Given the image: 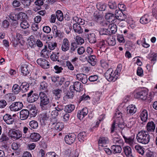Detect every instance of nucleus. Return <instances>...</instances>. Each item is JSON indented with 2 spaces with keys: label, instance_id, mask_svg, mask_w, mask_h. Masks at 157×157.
<instances>
[{
  "label": "nucleus",
  "instance_id": "c756f323",
  "mask_svg": "<svg viewBox=\"0 0 157 157\" xmlns=\"http://www.w3.org/2000/svg\"><path fill=\"white\" fill-rule=\"evenodd\" d=\"M108 30L109 32V35L111 34H114L117 32V29L116 25L112 23L109 24L108 26Z\"/></svg>",
  "mask_w": 157,
  "mask_h": 157
},
{
  "label": "nucleus",
  "instance_id": "39448f33",
  "mask_svg": "<svg viewBox=\"0 0 157 157\" xmlns=\"http://www.w3.org/2000/svg\"><path fill=\"white\" fill-rule=\"evenodd\" d=\"M134 96L135 98L145 100L147 98V92L144 90H141L140 91L136 90L134 92Z\"/></svg>",
  "mask_w": 157,
  "mask_h": 157
},
{
  "label": "nucleus",
  "instance_id": "e2e57ef3",
  "mask_svg": "<svg viewBox=\"0 0 157 157\" xmlns=\"http://www.w3.org/2000/svg\"><path fill=\"white\" fill-rule=\"evenodd\" d=\"M126 17V15L123 12L117 18V20H119V21H123L125 20Z\"/></svg>",
  "mask_w": 157,
  "mask_h": 157
},
{
  "label": "nucleus",
  "instance_id": "ddd939ff",
  "mask_svg": "<svg viewBox=\"0 0 157 157\" xmlns=\"http://www.w3.org/2000/svg\"><path fill=\"white\" fill-rule=\"evenodd\" d=\"M109 143L108 138L106 137H101L100 138L98 141L99 148L102 150V148L106 147V144Z\"/></svg>",
  "mask_w": 157,
  "mask_h": 157
},
{
  "label": "nucleus",
  "instance_id": "09e8293b",
  "mask_svg": "<svg viewBox=\"0 0 157 157\" xmlns=\"http://www.w3.org/2000/svg\"><path fill=\"white\" fill-rule=\"evenodd\" d=\"M135 148L137 152L141 155H143L144 152V148L140 146L136 145L135 147Z\"/></svg>",
  "mask_w": 157,
  "mask_h": 157
},
{
  "label": "nucleus",
  "instance_id": "bb28decb",
  "mask_svg": "<svg viewBox=\"0 0 157 157\" xmlns=\"http://www.w3.org/2000/svg\"><path fill=\"white\" fill-rule=\"evenodd\" d=\"M73 27V30L75 33L78 34H81L83 33V29L79 24L74 23Z\"/></svg>",
  "mask_w": 157,
  "mask_h": 157
},
{
  "label": "nucleus",
  "instance_id": "20e7f679",
  "mask_svg": "<svg viewBox=\"0 0 157 157\" xmlns=\"http://www.w3.org/2000/svg\"><path fill=\"white\" fill-rule=\"evenodd\" d=\"M146 132V131H141L138 133L136 139L138 142L145 144H147V140L146 139L147 134Z\"/></svg>",
  "mask_w": 157,
  "mask_h": 157
},
{
  "label": "nucleus",
  "instance_id": "680f3d73",
  "mask_svg": "<svg viewBox=\"0 0 157 157\" xmlns=\"http://www.w3.org/2000/svg\"><path fill=\"white\" fill-rule=\"evenodd\" d=\"M77 47V44L75 42H74L72 43L71 46L70 52L71 53L73 52L75 50Z\"/></svg>",
  "mask_w": 157,
  "mask_h": 157
},
{
  "label": "nucleus",
  "instance_id": "f3484780",
  "mask_svg": "<svg viewBox=\"0 0 157 157\" xmlns=\"http://www.w3.org/2000/svg\"><path fill=\"white\" fill-rule=\"evenodd\" d=\"M50 124L51 125L52 127H54L55 129L58 131L61 130L64 128V124L62 122H59L56 123L51 121Z\"/></svg>",
  "mask_w": 157,
  "mask_h": 157
},
{
  "label": "nucleus",
  "instance_id": "052dcab7",
  "mask_svg": "<svg viewBox=\"0 0 157 157\" xmlns=\"http://www.w3.org/2000/svg\"><path fill=\"white\" fill-rule=\"evenodd\" d=\"M9 20H11L12 21L17 20V14L14 13H12L8 15Z\"/></svg>",
  "mask_w": 157,
  "mask_h": 157
},
{
  "label": "nucleus",
  "instance_id": "72a5a7b5",
  "mask_svg": "<svg viewBox=\"0 0 157 157\" xmlns=\"http://www.w3.org/2000/svg\"><path fill=\"white\" fill-rule=\"evenodd\" d=\"M59 52H52V53L50 56L51 59L54 61L59 62Z\"/></svg>",
  "mask_w": 157,
  "mask_h": 157
},
{
  "label": "nucleus",
  "instance_id": "bf43d9fd",
  "mask_svg": "<svg viewBox=\"0 0 157 157\" xmlns=\"http://www.w3.org/2000/svg\"><path fill=\"white\" fill-rule=\"evenodd\" d=\"M64 106L62 105H58L55 108V109L61 114L63 109Z\"/></svg>",
  "mask_w": 157,
  "mask_h": 157
},
{
  "label": "nucleus",
  "instance_id": "9b49d317",
  "mask_svg": "<svg viewBox=\"0 0 157 157\" xmlns=\"http://www.w3.org/2000/svg\"><path fill=\"white\" fill-rule=\"evenodd\" d=\"M121 134L125 142L127 144H128L131 147H133L135 144L134 141V136H132L129 137H126L123 134V131H121Z\"/></svg>",
  "mask_w": 157,
  "mask_h": 157
},
{
  "label": "nucleus",
  "instance_id": "412c9836",
  "mask_svg": "<svg viewBox=\"0 0 157 157\" xmlns=\"http://www.w3.org/2000/svg\"><path fill=\"white\" fill-rule=\"evenodd\" d=\"M123 151L126 157H135V155L132 153L131 148L128 146L124 147Z\"/></svg>",
  "mask_w": 157,
  "mask_h": 157
},
{
  "label": "nucleus",
  "instance_id": "37998d69",
  "mask_svg": "<svg viewBox=\"0 0 157 157\" xmlns=\"http://www.w3.org/2000/svg\"><path fill=\"white\" fill-rule=\"evenodd\" d=\"M29 125L31 129H36L38 127V124L37 121L32 120L29 122Z\"/></svg>",
  "mask_w": 157,
  "mask_h": 157
},
{
  "label": "nucleus",
  "instance_id": "c85d7f7f",
  "mask_svg": "<svg viewBox=\"0 0 157 157\" xmlns=\"http://www.w3.org/2000/svg\"><path fill=\"white\" fill-rule=\"evenodd\" d=\"M41 136L40 134L36 132H33L30 135V139L33 142H37L39 140Z\"/></svg>",
  "mask_w": 157,
  "mask_h": 157
},
{
  "label": "nucleus",
  "instance_id": "603ef678",
  "mask_svg": "<svg viewBox=\"0 0 157 157\" xmlns=\"http://www.w3.org/2000/svg\"><path fill=\"white\" fill-rule=\"evenodd\" d=\"M90 98L88 95L84 94L82 96L80 97L79 101L80 102L82 101H86L90 100Z\"/></svg>",
  "mask_w": 157,
  "mask_h": 157
},
{
  "label": "nucleus",
  "instance_id": "9d476101",
  "mask_svg": "<svg viewBox=\"0 0 157 157\" xmlns=\"http://www.w3.org/2000/svg\"><path fill=\"white\" fill-rule=\"evenodd\" d=\"M39 98L38 94L33 93V91L31 90L28 94L27 100L30 102L32 103L37 101Z\"/></svg>",
  "mask_w": 157,
  "mask_h": 157
},
{
  "label": "nucleus",
  "instance_id": "1a4fd4ad",
  "mask_svg": "<svg viewBox=\"0 0 157 157\" xmlns=\"http://www.w3.org/2000/svg\"><path fill=\"white\" fill-rule=\"evenodd\" d=\"M37 63L42 68L44 69L49 68L50 64L49 62L46 59L43 58L38 59L36 61Z\"/></svg>",
  "mask_w": 157,
  "mask_h": 157
},
{
  "label": "nucleus",
  "instance_id": "58836bf2",
  "mask_svg": "<svg viewBox=\"0 0 157 157\" xmlns=\"http://www.w3.org/2000/svg\"><path fill=\"white\" fill-rule=\"evenodd\" d=\"M149 60L150 61L152 65L154 64L155 61L157 60V54L153 53L149 54Z\"/></svg>",
  "mask_w": 157,
  "mask_h": 157
},
{
  "label": "nucleus",
  "instance_id": "4be33fe9",
  "mask_svg": "<svg viewBox=\"0 0 157 157\" xmlns=\"http://www.w3.org/2000/svg\"><path fill=\"white\" fill-rule=\"evenodd\" d=\"M17 80L18 81L17 82L19 85H20V84H21V91H22V92H26L29 90V85L27 82H25L21 83L20 82V81L19 79H17Z\"/></svg>",
  "mask_w": 157,
  "mask_h": 157
},
{
  "label": "nucleus",
  "instance_id": "49530a36",
  "mask_svg": "<svg viewBox=\"0 0 157 157\" xmlns=\"http://www.w3.org/2000/svg\"><path fill=\"white\" fill-rule=\"evenodd\" d=\"M56 15L57 19L61 21L63 20V16L61 11L58 10L56 12Z\"/></svg>",
  "mask_w": 157,
  "mask_h": 157
},
{
  "label": "nucleus",
  "instance_id": "5fc2aeb1",
  "mask_svg": "<svg viewBox=\"0 0 157 157\" xmlns=\"http://www.w3.org/2000/svg\"><path fill=\"white\" fill-rule=\"evenodd\" d=\"M21 27L23 29H26L28 28L29 26V23L26 21H22L20 24Z\"/></svg>",
  "mask_w": 157,
  "mask_h": 157
},
{
  "label": "nucleus",
  "instance_id": "3c124183",
  "mask_svg": "<svg viewBox=\"0 0 157 157\" xmlns=\"http://www.w3.org/2000/svg\"><path fill=\"white\" fill-rule=\"evenodd\" d=\"M113 143L115 144V145H120V144H122L123 143L122 140L118 137L113 138Z\"/></svg>",
  "mask_w": 157,
  "mask_h": 157
},
{
  "label": "nucleus",
  "instance_id": "de8ad7c7",
  "mask_svg": "<svg viewBox=\"0 0 157 157\" xmlns=\"http://www.w3.org/2000/svg\"><path fill=\"white\" fill-rule=\"evenodd\" d=\"M48 84L45 82L43 81L40 83V89L42 90H46L47 89L48 87Z\"/></svg>",
  "mask_w": 157,
  "mask_h": 157
},
{
  "label": "nucleus",
  "instance_id": "5701e85b",
  "mask_svg": "<svg viewBox=\"0 0 157 157\" xmlns=\"http://www.w3.org/2000/svg\"><path fill=\"white\" fill-rule=\"evenodd\" d=\"M76 78L78 80L81 81L83 84H85L87 82V76L85 74H78L76 75Z\"/></svg>",
  "mask_w": 157,
  "mask_h": 157
},
{
  "label": "nucleus",
  "instance_id": "6e6d98bb",
  "mask_svg": "<svg viewBox=\"0 0 157 157\" xmlns=\"http://www.w3.org/2000/svg\"><path fill=\"white\" fill-rule=\"evenodd\" d=\"M122 113L120 111H118L115 114L114 116L115 120H117L118 121H122Z\"/></svg>",
  "mask_w": 157,
  "mask_h": 157
},
{
  "label": "nucleus",
  "instance_id": "2f4dec72",
  "mask_svg": "<svg viewBox=\"0 0 157 157\" xmlns=\"http://www.w3.org/2000/svg\"><path fill=\"white\" fill-rule=\"evenodd\" d=\"M52 93L54 96H55L56 99H59L61 96L62 90L61 89H56L53 90Z\"/></svg>",
  "mask_w": 157,
  "mask_h": 157
},
{
  "label": "nucleus",
  "instance_id": "69168bd1",
  "mask_svg": "<svg viewBox=\"0 0 157 157\" xmlns=\"http://www.w3.org/2000/svg\"><path fill=\"white\" fill-rule=\"evenodd\" d=\"M146 15H144L142 16L140 20V22L143 24H147V18L146 17Z\"/></svg>",
  "mask_w": 157,
  "mask_h": 157
},
{
  "label": "nucleus",
  "instance_id": "c03bdc74",
  "mask_svg": "<svg viewBox=\"0 0 157 157\" xmlns=\"http://www.w3.org/2000/svg\"><path fill=\"white\" fill-rule=\"evenodd\" d=\"M75 108L74 105L70 104L66 105L64 108V111L66 112L70 113L74 110Z\"/></svg>",
  "mask_w": 157,
  "mask_h": 157
},
{
  "label": "nucleus",
  "instance_id": "423d86ee",
  "mask_svg": "<svg viewBox=\"0 0 157 157\" xmlns=\"http://www.w3.org/2000/svg\"><path fill=\"white\" fill-rule=\"evenodd\" d=\"M23 105L21 102L18 101L13 102L9 107L10 109L12 111L16 112L20 110Z\"/></svg>",
  "mask_w": 157,
  "mask_h": 157
},
{
  "label": "nucleus",
  "instance_id": "4c0bfd02",
  "mask_svg": "<svg viewBox=\"0 0 157 157\" xmlns=\"http://www.w3.org/2000/svg\"><path fill=\"white\" fill-rule=\"evenodd\" d=\"M155 128V124L153 121H149L148 122V132H154Z\"/></svg>",
  "mask_w": 157,
  "mask_h": 157
},
{
  "label": "nucleus",
  "instance_id": "774afa93",
  "mask_svg": "<svg viewBox=\"0 0 157 157\" xmlns=\"http://www.w3.org/2000/svg\"><path fill=\"white\" fill-rule=\"evenodd\" d=\"M98 78V75H94L90 76L88 78V79L90 82H94L97 81Z\"/></svg>",
  "mask_w": 157,
  "mask_h": 157
},
{
  "label": "nucleus",
  "instance_id": "ea45409f",
  "mask_svg": "<svg viewBox=\"0 0 157 157\" xmlns=\"http://www.w3.org/2000/svg\"><path fill=\"white\" fill-rule=\"evenodd\" d=\"M57 43L54 42H49L48 43V48L51 50H53L56 49L58 50L57 47Z\"/></svg>",
  "mask_w": 157,
  "mask_h": 157
},
{
  "label": "nucleus",
  "instance_id": "473e14b6",
  "mask_svg": "<svg viewBox=\"0 0 157 157\" xmlns=\"http://www.w3.org/2000/svg\"><path fill=\"white\" fill-rule=\"evenodd\" d=\"M97 59L95 56L89 55L88 56V62L92 66H94L97 62Z\"/></svg>",
  "mask_w": 157,
  "mask_h": 157
},
{
  "label": "nucleus",
  "instance_id": "f257e3e1",
  "mask_svg": "<svg viewBox=\"0 0 157 157\" xmlns=\"http://www.w3.org/2000/svg\"><path fill=\"white\" fill-rule=\"evenodd\" d=\"M40 105L41 109L43 110L47 109L50 102L49 97L44 92H40Z\"/></svg>",
  "mask_w": 157,
  "mask_h": 157
},
{
  "label": "nucleus",
  "instance_id": "cd10ccee",
  "mask_svg": "<svg viewBox=\"0 0 157 157\" xmlns=\"http://www.w3.org/2000/svg\"><path fill=\"white\" fill-rule=\"evenodd\" d=\"M88 41L91 44H94L97 41L96 36L94 33H90L87 34Z\"/></svg>",
  "mask_w": 157,
  "mask_h": 157
},
{
  "label": "nucleus",
  "instance_id": "7c9ffc66",
  "mask_svg": "<svg viewBox=\"0 0 157 157\" xmlns=\"http://www.w3.org/2000/svg\"><path fill=\"white\" fill-rule=\"evenodd\" d=\"M28 44L31 48H34L36 46V41L34 36L31 35L28 39Z\"/></svg>",
  "mask_w": 157,
  "mask_h": 157
},
{
  "label": "nucleus",
  "instance_id": "f03ea898",
  "mask_svg": "<svg viewBox=\"0 0 157 157\" xmlns=\"http://www.w3.org/2000/svg\"><path fill=\"white\" fill-rule=\"evenodd\" d=\"M8 134L11 138L13 140H18L22 136V132L19 129L11 128L8 132Z\"/></svg>",
  "mask_w": 157,
  "mask_h": 157
},
{
  "label": "nucleus",
  "instance_id": "0e129e2a",
  "mask_svg": "<svg viewBox=\"0 0 157 157\" xmlns=\"http://www.w3.org/2000/svg\"><path fill=\"white\" fill-rule=\"evenodd\" d=\"M12 5L14 7H17L20 6L21 4L19 1L13 0L12 2Z\"/></svg>",
  "mask_w": 157,
  "mask_h": 157
},
{
  "label": "nucleus",
  "instance_id": "dca6fc26",
  "mask_svg": "<svg viewBox=\"0 0 157 157\" xmlns=\"http://www.w3.org/2000/svg\"><path fill=\"white\" fill-rule=\"evenodd\" d=\"M39 119L42 124L45 125L49 119V114L47 112L43 113L39 115Z\"/></svg>",
  "mask_w": 157,
  "mask_h": 157
},
{
  "label": "nucleus",
  "instance_id": "13d9d810",
  "mask_svg": "<svg viewBox=\"0 0 157 157\" xmlns=\"http://www.w3.org/2000/svg\"><path fill=\"white\" fill-rule=\"evenodd\" d=\"M17 14V20H23L26 16L25 14L22 12H20Z\"/></svg>",
  "mask_w": 157,
  "mask_h": 157
},
{
  "label": "nucleus",
  "instance_id": "a18cd8bd",
  "mask_svg": "<svg viewBox=\"0 0 157 157\" xmlns=\"http://www.w3.org/2000/svg\"><path fill=\"white\" fill-rule=\"evenodd\" d=\"M16 98V96L12 94H8L6 96V101L9 102L14 101Z\"/></svg>",
  "mask_w": 157,
  "mask_h": 157
},
{
  "label": "nucleus",
  "instance_id": "4d7b16f0",
  "mask_svg": "<svg viewBox=\"0 0 157 157\" xmlns=\"http://www.w3.org/2000/svg\"><path fill=\"white\" fill-rule=\"evenodd\" d=\"M99 34L101 36L109 35V32H108V29H101L99 31Z\"/></svg>",
  "mask_w": 157,
  "mask_h": 157
},
{
  "label": "nucleus",
  "instance_id": "338daca9",
  "mask_svg": "<svg viewBox=\"0 0 157 157\" xmlns=\"http://www.w3.org/2000/svg\"><path fill=\"white\" fill-rule=\"evenodd\" d=\"M66 66L69 70L71 71H73L74 70V66L69 61H66Z\"/></svg>",
  "mask_w": 157,
  "mask_h": 157
},
{
  "label": "nucleus",
  "instance_id": "2eb2a0df",
  "mask_svg": "<svg viewBox=\"0 0 157 157\" xmlns=\"http://www.w3.org/2000/svg\"><path fill=\"white\" fill-rule=\"evenodd\" d=\"M4 121L7 124H12L14 122V119L10 114H6L3 117Z\"/></svg>",
  "mask_w": 157,
  "mask_h": 157
},
{
  "label": "nucleus",
  "instance_id": "aec40b11",
  "mask_svg": "<svg viewBox=\"0 0 157 157\" xmlns=\"http://www.w3.org/2000/svg\"><path fill=\"white\" fill-rule=\"evenodd\" d=\"M70 43L67 38L63 39L61 45V50L64 52L68 50L70 48Z\"/></svg>",
  "mask_w": 157,
  "mask_h": 157
},
{
  "label": "nucleus",
  "instance_id": "a19ab883",
  "mask_svg": "<svg viewBox=\"0 0 157 157\" xmlns=\"http://www.w3.org/2000/svg\"><path fill=\"white\" fill-rule=\"evenodd\" d=\"M140 118L141 120L144 122H146L147 120V111L144 110L140 114Z\"/></svg>",
  "mask_w": 157,
  "mask_h": 157
},
{
  "label": "nucleus",
  "instance_id": "a878e982",
  "mask_svg": "<svg viewBox=\"0 0 157 157\" xmlns=\"http://www.w3.org/2000/svg\"><path fill=\"white\" fill-rule=\"evenodd\" d=\"M113 153L114 154L120 153L122 151V148L120 145H113L111 147Z\"/></svg>",
  "mask_w": 157,
  "mask_h": 157
},
{
  "label": "nucleus",
  "instance_id": "8fccbe9b",
  "mask_svg": "<svg viewBox=\"0 0 157 157\" xmlns=\"http://www.w3.org/2000/svg\"><path fill=\"white\" fill-rule=\"evenodd\" d=\"M52 31L55 37H56L59 36L60 33V31L57 30V27L56 26H53Z\"/></svg>",
  "mask_w": 157,
  "mask_h": 157
},
{
  "label": "nucleus",
  "instance_id": "c9c22d12",
  "mask_svg": "<svg viewBox=\"0 0 157 157\" xmlns=\"http://www.w3.org/2000/svg\"><path fill=\"white\" fill-rule=\"evenodd\" d=\"M12 90L15 94H18L21 91V85L19 86L17 84H14L13 86Z\"/></svg>",
  "mask_w": 157,
  "mask_h": 157
},
{
  "label": "nucleus",
  "instance_id": "e433bc0d",
  "mask_svg": "<svg viewBox=\"0 0 157 157\" xmlns=\"http://www.w3.org/2000/svg\"><path fill=\"white\" fill-rule=\"evenodd\" d=\"M106 42L110 46H114L116 44L115 38L111 36L107 37Z\"/></svg>",
  "mask_w": 157,
  "mask_h": 157
},
{
  "label": "nucleus",
  "instance_id": "0eeeda50",
  "mask_svg": "<svg viewBox=\"0 0 157 157\" xmlns=\"http://www.w3.org/2000/svg\"><path fill=\"white\" fill-rule=\"evenodd\" d=\"M123 120L118 121L117 120H114L112 125L111 128V133H113L115 130L118 128L121 129L124 128V124H122Z\"/></svg>",
  "mask_w": 157,
  "mask_h": 157
},
{
  "label": "nucleus",
  "instance_id": "7ed1b4c3",
  "mask_svg": "<svg viewBox=\"0 0 157 157\" xmlns=\"http://www.w3.org/2000/svg\"><path fill=\"white\" fill-rule=\"evenodd\" d=\"M115 72L112 68L108 69L105 74L106 79L109 82H115L118 78V75L115 73Z\"/></svg>",
  "mask_w": 157,
  "mask_h": 157
},
{
  "label": "nucleus",
  "instance_id": "b1692460",
  "mask_svg": "<svg viewBox=\"0 0 157 157\" xmlns=\"http://www.w3.org/2000/svg\"><path fill=\"white\" fill-rule=\"evenodd\" d=\"M137 108L135 105L131 104L127 107V113L128 114L132 115L136 111Z\"/></svg>",
  "mask_w": 157,
  "mask_h": 157
},
{
  "label": "nucleus",
  "instance_id": "6e6552de",
  "mask_svg": "<svg viewBox=\"0 0 157 157\" xmlns=\"http://www.w3.org/2000/svg\"><path fill=\"white\" fill-rule=\"evenodd\" d=\"M76 135L74 133H71L66 135L64 137V140L66 144H71L75 141Z\"/></svg>",
  "mask_w": 157,
  "mask_h": 157
},
{
  "label": "nucleus",
  "instance_id": "4468645a",
  "mask_svg": "<svg viewBox=\"0 0 157 157\" xmlns=\"http://www.w3.org/2000/svg\"><path fill=\"white\" fill-rule=\"evenodd\" d=\"M88 110L86 107L79 110L77 113V117L80 120L83 119L88 113Z\"/></svg>",
  "mask_w": 157,
  "mask_h": 157
},
{
  "label": "nucleus",
  "instance_id": "864d4df0",
  "mask_svg": "<svg viewBox=\"0 0 157 157\" xmlns=\"http://www.w3.org/2000/svg\"><path fill=\"white\" fill-rule=\"evenodd\" d=\"M75 42L77 44H82L84 43V41L83 39L79 36H77L75 37Z\"/></svg>",
  "mask_w": 157,
  "mask_h": 157
},
{
  "label": "nucleus",
  "instance_id": "a211bd4d",
  "mask_svg": "<svg viewBox=\"0 0 157 157\" xmlns=\"http://www.w3.org/2000/svg\"><path fill=\"white\" fill-rule=\"evenodd\" d=\"M21 72L24 75L26 76L29 74L30 70L29 65L27 63H23L21 66Z\"/></svg>",
  "mask_w": 157,
  "mask_h": 157
},
{
  "label": "nucleus",
  "instance_id": "393cba45",
  "mask_svg": "<svg viewBox=\"0 0 157 157\" xmlns=\"http://www.w3.org/2000/svg\"><path fill=\"white\" fill-rule=\"evenodd\" d=\"M105 17L107 20H109V21L112 23H114L116 21L117 19L114 14L111 13H106Z\"/></svg>",
  "mask_w": 157,
  "mask_h": 157
},
{
  "label": "nucleus",
  "instance_id": "f8f14e48",
  "mask_svg": "<svg viewBox=\"0 0 157 157\" xmlns=\"http://www.w3.org/2000/svg\"><path fill=\"white\" fill-rule=\"evenodd\" d=\"M70 89L71 90L73 89L77 92H79L83 89V86L81 82L77 81L74 82L73 85L70 86Z\"/></svg>",
  "mask_w": 157,
  "mask_h": 157
},
{
  "label": "nucleus",
  "instance_id": "6ab92c4d",
  "mask_svg": "<svg viewBox=\"0 0 157 157\" xmlns=\"http://www.w3.org/2000/svg\"><path fill=\"white\" fill-rule=\"evenodd\" d=\"M29 111L27 109H23L20 112L19 118L21 120H26L29 116Z\"/></svg>",
  "mask_w": 157,
  "mask_h": 157
},
{
  "label": "nucleus",
  "instance_id": "f704fd0d",
  "mask_svg": "<svg viewBox=\"0 0 157 157\" xmlns=\"http://www.w3.org/2000/svg\"><path fill=\"white\" fill-rule=\"evenodd\" d=\"M86 134L85 132H82L79 133L78 135V139L79 141L83 142L86 139Z\"/></svg>",
  "mask_w": 157,
  "mask_h": 157
},
{
  "label": "nucleus",
  "instance_id": "79ce46f5",
  "mask_svg": "<svg viewBox=\"0 0 157 157\" xmlns=\"http://www.w3.org/2000/svg\"><path fill=\"white\" fill-rule=\"evenodd\" d=\"M109 8L112 10V11H115L117 8V5L114 1H110L108 4Z\"/></svg>",
  "mask_w": 157,
  "mask_h": 157
}]
</instances>
